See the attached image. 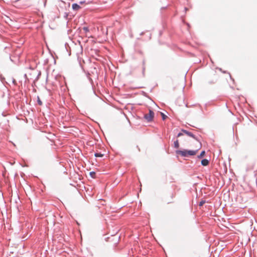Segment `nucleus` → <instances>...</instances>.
Listing matches in <instances>:
<instances>
[{
  "label": "nucleus",
  "mask_w": 257,
  "mask_h": 257,
  "mask_svg": "<svg viewBox=\"0 0 257 257\" xmlns=\"http://www.w3.org/2000/svg\"><path fill=\"white\" fill-rule=\"evenodd\" d=\"M183 132L184 133H185L188 136L192 137L193 138H195L194 135L192 133H191V132H188L187 131H183Z\"/></svg>",
  "instance_id": "6"
},
{
  "label": "nucleus",
  "mask_w": 257,
  "mask_h": 257,
  "mask_svg": "<svg viewBox=\"0 0 257 257\" xmlns=\"http://www.w3.org/2000/svg\"><path fill=\"white\" fill-rule=\"evenodd\" d=\"M219 78V76L215 75V74H212L210 76L209 80L208 83L209 84H213L217 81Z\"/></svg>",
  "instance_id": "3"
},
{
  "label": "nucleus",
  "mask_w": 257,
  "mask_h": 257,
  "mask_svg": "<svg viewBox=\"0 0 257 257\" xmlns=\"http://www.w3.org/2000/svg\"><path fill=\"white\" fill-rule=\"evenodd\" d=\"M83 29L85 32H87L89 31V29L87 27H84Z\"/></svg>",
  "instance_id": "13"
},
{
  "label": "nucleus",
  "mask_w": 257,
  "mask_h": 257,
  "mask_svg": "<svg viewBox=\"0 0 257 257\" xmlns=\"http://www.w3.org/2000/svg\"><path fill=\"white\" fill-rule=\"evenodd\" d=\"M95 174V173L94 172H90V175L92 176V177H94Z\"/></svg>",
  "instance_id": "14"
},
{
  "label": "nucleus",
  "mask_w": 257,
  "mask_h": 257,
  "mask_svg": "<svg viewBox=\"0 0 257 257\" xmlns=\"http://www.w3.org/2000/svg\"><path fill=\"white\" fill-rule=\"evenodd\" d=\"M205 154V152L204 151H202L201 154L198 156V158H202Z\"/></svg>",
  "instance_id": "9"
},
{
  "label": "nucleus",
  "mask_w": 257,
  "mask_h": 257,
  "mask_svg": "<svg viewBox=\"0 0 257 257\" xmlns=\"http://www.w3.org/2000/svg\"><path fill=\"white\" fill-rule=\"evenodd\" d=\"M197 150L196 151H187V150H183V151H177V154L180 155L183 157H188L189 156H193L196 154L197 152Z\"/></svg>",
  "instance_id": "1"
},
{
  "label": "nucleus",
  "mask_w": 257,
  "mask_h": 257,
  "mask_svg": "<svg viewBox=\"0 0 257 257\" xmlns=\"http://www.w3.org/2000/svg\"><path fill=\"white\" fill-rule=\"evenodd\" d=\"M161 115L162 116L163 120H165L167 117V116L163 113H161Z\"/></svg>",
  "instance_id": "12"
},
{
  "label": "nucleus",
  "mask_w": 257,
  "mask_h": 257,
  "mask_svg": "<svg viewBox=\"0 0 257 257\" xmlns=\"http://www.w3.org/2000/svg\"><path fill=\"white\" fill-rule=\"evenodd\" d=\"M182 133H179V134H178V137H180V136H182Z\"/></svg>",
  "instance_id": "15"
},
{
  "label": "nucleus",
  "mask_w": 257,
  "mask_h": 257,
  "mask_svg": "<svg viewBox=\"0 0 257 257\" xmlns=\"http://www.w3.org/2000/svg\"><path fill=\"white\" fill-rule=\"evenodd\" d=\"M174 147L176 148H178L179 147V144L178 140H176L174 143Z\"/></svg>",
  "instance_id": "7"
},
{
  "label": "nucleus",
  "mask_w": 257,
  "mask_h": 257,
  "mask_svg": "<svg viewBox=\"0 0 257 257\" xmlns=\"http://www.w3.org/2000/svg\"><path fill=\"white\" fill-rule=\"evenodd\" d=\"M37 101H38V104H39L40 105H42V101L40 100V99L39 97H37Z\"/></svg>",
  "instance_id": "10"
},
{
  "label": "nucleus",
  "mask_w": 257,
  "mask_h": 257,
  "mask_svg": "<svg viewBox=\"0 0 257 257\" xmlns=\"http://www.w3.org/2000/svg\"><path fill=\"white\" fill-rule=\"evenodd\" d=\"M73 10H78L80 8V7L77 4H73L72 6Z\"/></svg>",
  "instance_id": "5"
},
{
  "label": "nucleus",
  "mask_w": 257,
  "mask_h": 257,
  "mask_svg": "<svg viewBox=\"0 0 257 257\" xmlns=\"http://www.w3.org/2000/svg\"><path fill=\"white\" fill-rule=\"evenodd\" d=\"M205 203V200H202L200 202H199V206H202V205H203V204Z\"/></svg>",
  "instance_id": "11"
},
{
  "label": "nucleus",
  "mask_w": 257,
  "mask_h": 257,
  "mask_svg": "<svg viewBox=\"0 0 257 257\" xmlns=\"http://www.w3.org/2000/svg\"><path fill=\"white\" fill-rule=\"evenodd\" d=\"M94 156L96 157H102L103 155L101 153H95Z\"/></svg>",
  "instance_id": "8"
},
{
  "label": "nucleus",
  "mask_w": 257,
  "mask_h": 257,
  "mask_svg": "<svg viewBox=\"0 0 257 257\" xmlns=\"http://www.w3.org/2000/svg\"><path fill=\"white\" fill-rule=\"evenodd\" d=\"M201 164L204 166H207L209 164V161L206 159H203L201 161Z\"/></svg>",
  "instance_id": "4"
},
{
  "label": "nucleus",
  "mask_w": 257,
  "mask_h": 257,
  "mask_svg": "<svg viewBox=\"0 0 257 257\" xmlns=\"http://www.w3.org/2000/svg\"><path fill=\"white\" fill-rule=\"evenodd\" d=\"M154 117V112L150 109L149 110V113L147 114H146L144 116L145 118L148 121H152Z\"/></svg>",
  "instance_id": "2"
}]
</instances>
